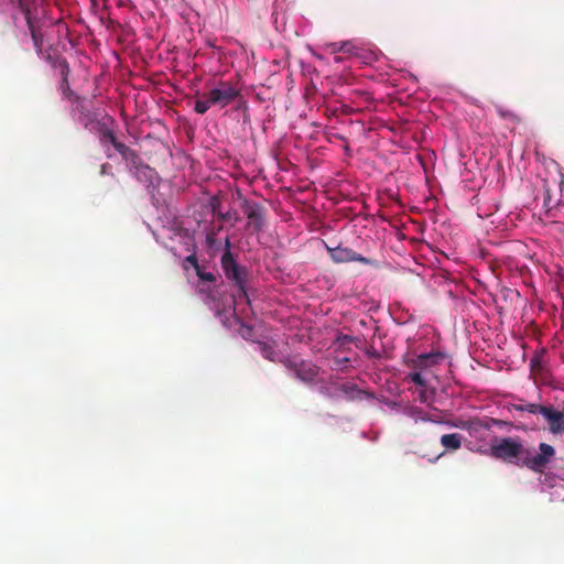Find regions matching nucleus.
<instances>
[{
	"instance_id": "nucleus-1",
	"label": "nucleus",
	"mask_w": 564,
	"mask_h": 564,
	"mask_svg": "<svg viewBox=\"0 0 564 564\" xmlns=\"http://www.w3.org/2000/svg\"><path fill=\"white\" fill-rule=\"evenodd\" d=\"M240 96V90L228 80H220L208 91L197 96L194 110L204 115L213 106L225 108Z\"/></svg>"
},
{
	"instance_id": "nucleus-2",
	"label": "nucleus",
	"mask_w": 564,
	"mask_h": 564,
	"mask_svg": "<svg viewBox=\"0 0 564 564\" xmlns=\"http://www.w3.org/2000/svg\"><path fill=\"white\" fill-rule=\"evenodd\" d=\"M226 250L221 256L220 264L225 276L238 289V296L248 301L247 280L249 272L246 267L240 265L230 251L229 237L225 240Z\"/></svg>"
},
{
	"instance_id": "nucleus-3",
	"label": "nucleus",
	"mask_w": 564,
	"mask_h": 564,
	"mask_svg": "<svg viewBox=\"0 0 564 564\" xmlns=\"http://www.w3.org/2000/svg\"><path fill=\"white\" fill-rule=\"evenodd\" d=\"M489 454L491 457L520 466L524 445L520 437H497L492 441Z\"/></svg>"
},
{
	"instance_id": "nucleus-4",
	"label": "nucleus",
	"mask_w": 564,
	"mask_h": 564,
	"mask_svg": "<svg viewBox=\"0 0 564 564\" xmlns=\"http://www.w3.org/2000/svg\"><path fill=\"white\" fill-rule=\"evenodd\" d=\"M525 454L522 455L520 466L527 467L533 473H543L555 456V448L547 443L539 444V453L524 446Z\"/></svg>"
},
{
	"instance_id": "nucleus-5",
	"label": "nucleus",
	"mask_w": 564,
	"mask_h": 564,
	"mask_svg": "<svg viewBox=\"0 0 564 564\" xmlns=\"http://www.w3.org/2000/svg\"><path fill=\"white\" fill-rule=\"evenodd\" d=\"M282 364L304 383H314L319 375V368L316 365L299 357H288L282 360Z\"/></svg>"
},
{
	"instance_id": "nucleus-6",
	"label": "nucleus",
	"mask_w": 564,
	"mask_h": 564,
	"mask_svg": "<svg viewBox=\"0 0 564 564\" xmlns=\"http://www.w3.org/2000/svg\"><path fill=\"white\" fill-rule=\"evenodd\" d=\"M327 251L329 253L330 259L336 263H345V262H360L367 265H375L376 261L369 258H366L352 249L348 247L337 246L335 248H330L327 246Z\"/></svg>"
},
{
	"instance_id": "nucleus-7",
	"label": "nucleus",
	"mask_w": 564,
	"mask_h": 564,
	"mask_svg": "<svg viewBox=\"0 0 564 564\" xmlns=\"http://www.w3.org/2000/svg\"><path fill=\"white\" fill-rule=\"evenodd\" d=\"M241 207L248 218V227H251L256 232L261 231L264 227V208L260 204L246 198Z\"/></svg>"
},
{
	"instance_id": "nucleus-8",
	"label": "nucleus",
	"mask_w": 564,
	"mask_h": 564,
	"mask_svg": "<svg viewBox=\"0 0 564 564\" xmlns=\"http://www.w3.org/2000/svg\"><path fill=\"white\" fill-rule=\"evenodd\" d=\"M113 124L115 120L112 117L109 116L96 121V131L102 144H112L117 140L112 129Z\"/></svg>"
},
{
	"instance_id": "nucleus-9",
	"label": "nucleus",
	"mask_w": 564,
	"mask_h": 564,
	"mask_svg": "<svg viewBox=\"0 0 564 564\" xmlns=\"http://www.w3.org/2000/svg\"><path fill=\"white\" fill-rule=\"evenodd\" d=\"M544 420L549 423V430L552 434L557 435L564 432V413L549 405L543 414Z\"/></svg>"
},
{
	"instance_id": "nucleus-10",
	"label": "nucleus",
	"mask_w": 564,
	"mask_h": 564,
	"mask_svg": "<svg viewBox=\"0 0 564 564\" xmlns=\"http://www.w3.org/2000/svg\"><path fill=\"white\" fill-rule=\"evenodd\" d=\"M445 355L441 351H431L427 354H421L412 360V367L416 370H424L435 365H438Z\"/></svg>"
},
{
	"instance_id": "nucleus-11",
	"label": "nucleus",
	"mask_w": 564,
	"mask_h": 564,
	"mask_svg": "<svg viewBox=\"0 0 564 564\" xmlns=\"http://www.w3.org/2000/svg\"><path fill=\"white\" fill-rule=\"evenodd\" d=\"M74 102L76 104L74 111L79 113V121L87 128L88 124L97 121V116L89 108L88 101L85 98L75 96Z\"/></svg>"
},
{
	"instance_id": "nucleus-12",
	"label": "nucleus",
	"mask_w": 564,
	"mask_h": 564,
	"mask_svg": "<svg viewBox=\"0 0 564 564\" xmlns=\"http://www.w3.org/2000/svg\"><path fill=\"white\" fill-rule=\"evenodd\" d=\"M135 176L140 182L149 183L150 185H152L154 181L158 178L154 169L143 163L139 164L135 167Z\"/></svg>"
},
{
	"instance_id": "nucleus-13",
	"label": "nucleus",
	"mask_w": 564,
	"mask_h": 564,
	"mask_svg": "<svg viewBox=\"0 0 564 564\" xmlns=\"http://www.w3.org/2000/svg\"><path fill=\"white\" fill-rule=\"evenodd\" d=\"M463 436L459 433L444 434L441 437V444L445 449L457 451L460 448Z\"/></svg>"
},
{
	"instance_id": "nucleus-14",
	"label": "nucleus",
	"mask_w": 564,
	"mask_h": 564,
	"mask_svg": "<svg viewBox=\"0 0 564 564\" xmlns=\"http://www.w3.org/2000/svg\"><path fill=\"white\" fill-rule=\"evenodd\" d=\"M516 411L519 412H528L531 414H541L543 416L546 405L536 404V403H523V404H514L513 405Z\"/></svg>"
},
{
	"instance_id": "nucleus-15",
	"label": "nucleus",
	"mask_w": 564,
	"mask_h": 564,
	"mask_svg": "<svg viewBox=\"0 0 564 564\" xmlns=\"http://www.w3.org/2000/svg\"><path fill=\"white\" fill-rule=\"evenodd\" d=\"M62 74H63V80H62V85H61L62 94L67 99L74 101L76 95L70 89V86H69V83H68V66L67 65H65Z\"/></svg>"
},
{
	"instance_id": "nucleus-16",
	"label": "nucleus",
	"mask_w": 564,
	"mask_h": 564,
	"mask_svg": "<svg viewBox=\"0 0 564 564\" xmlns=\"http://www.w3.org/2000/svg\"><path fill=\"white\" fill-rule=\"evenodd\" d=\"M544 192H545V195H544V207L546 209L554 208L557 205L560 199L557 197H554L552 188L550 187L547 181L544 182Z\"/></svg>"
},
{
	"instance_id": "nucleus-17",
	"label": "nucleus",
	"mask_w": 564,
	"mask_h": 564,
	"mask_svg": "<svg viewBox=\"0 0 564 564\" xmlns=\"http://www.w3.org/2000/svg\"><path fill=\"white\" fill-rule=\"evenodd\" d=\"M341 391L348 397L350 400L360 399L364 392L357 388L355 384H343Z\"/></svg>"
},
{
	"instance_id": "nucleus-18",
	"label": "nucleus",
	"mask_w": 564,
	"mask_h": 564,
	"mask_svg": "<svg viewBox=\"0 0 564 564\" xmlns=\"http://www.w3.org/2000/svg\"><path fill=\"white\" fill-rule=\"evenodd\" d=\"M341 391L348 397L350 400L360 399L364 392L357 388L355 384H343Z\"/></svg>"
},
{
	"instance_id": "nucleus-19",
	"label": "nucleus",
	"mask_w": 564,
	"mask_h": 564,
	"mask_svg": "<svg viewBox=\"0 0 564 564\" xmlns=\"http://www.w3.org/2000/svg\"><path fill=\"white\" fill-rule=\"evenodd\" d=\"M544 352L535 354L530 360V367L533 372H539L543 369Z\"/></svg>"
},
{
	"instance_id": "nucleus-20",
	"label": "nucleus",
	"mask_w": 564,
	"mask_h": 564,
	"mask_svg": "<svg viewBox=\"0 0 564 564\" xmlns=\"http://www.w3.org/2000/svg\"><path fill=\"white\" fill-rule=\"evenodd\" d=\"M122 159L129 162L134 169L142 163V160L139 156V154L131 148L127 152V154L122 155Z\"/></svg>"
},
{
	"instance_id": "nucleus-21",
	"label": "nucleus",
	"mask_w": 564,
	"mask_h": 564,
	"mask_svg": "<svg viewBox=\"0 0 564 564\" xmlns=\"http://www.w3.org/2000/svg\"><path fill=\"white\" fill-rule=\"evenodd\" d=\"M497 112H498L499 117H501L502 119H507L512 122L520 121V118L518 117V115H516L513 111H511L509 109H505L502 107H497Z\"/></svg>"
},
{
	"instance_id": "nucleus-22",
	"label": "nucleus",
	"mask_w": 564,
	"mask_h": 564,
	"mask_svg": "<svg viewBox=\"0 0 564 564\" xmlns=\"http://www.w3.org/2000/svg\"><path fill=\"white\" fill-rule=\"evenodd\" d=\"M408 378L416 386H420L422 388L426 387V380L422 377L420 371L410 373Z\"/></svg>"
},
{
	"instance_id": "nucleus-23",
	"label": "nucleus",
	"mask_w": 564,
	"mask_h": 564,
	"mask_svg": "<svg viewBox=\"0 0 564 564\" xmlns=\"http://www.w3.org/2000/svg\"><path fill=\"white\" fill-rule=\"evenodd\" d=\"M196 274L197 276L202 280V281H207V282H215L216 281V276L214 273L212 272H205L202 270V268H198L196 270Z\"/></svg>"
},
{
	"instance_id": "nucleus-24",
	"label": "nucleus",
	"mask_w": 564,
	"mask_h": 564,
	"mask_svg": "<svg viewBox=\"0 0 564 564\" xmlns=\"http://www.w3.org/2000/svg\"><path fill=\"white\" fill-rule=\"evenodd\" d=\"M113 148L121 154V156L123 154H127V152L130 150V148L128 145H126L124 143L116 140L115 143H112Z\"/></svg>"
},
{
	"instance_id": "nucleus-25",
	"label": "nucleus",
	"mask_w": 564,
	"mask_h": 564,
	"mask_svg": "<svg viewBox=\"0 0 564 564\" xmlns=\"http://www.w3.org/2000/svg\"><path fill=\"white\" fill-rule=\"evenodd\" d=\"M261 351H262V356L264 358L272 360V361L274 360V358H273L274 351L270 346L263 345Z\"/></svg>"
},
{
	"instance_id": "nucleus-26",
	"label": "nucleus",
	"mask_w": 564,
	"mask_h": 564,
	"mask_svg": "<svg viewBox=\"0 0 564 564\" xmlns=\"http://www.w3.org/2000/svg\"><path fill=\"white\" fill-rule=\"evenodd\" d=\"M212 206H213V212H214V214H216V215H217V217H218L220 220L225 221V220H229V219L231 218V215H230V213H229V212H228V213H221V212H218V210H217V206H216V204H213Z\"/></svg>"
},
{
	"instance_id": "nucleus-27",
	"label": "nucleus",
	"mask_w": 564,
	"mask_h": 564,
	"mask_svg": "<svg viewBox=\"0 0 564 564\" xmlns=\"http://www.w3.org/2000/svg\"><path fill=\"white\" fill-rule=\"evenodd\" d=\"M185 262L191 264L195 271L200 268L196 254H189L186 257Z\"/></svg>"
},
{
	"instance_id": "nucleus-28",
	"label": "nucleus",
	"mask_w": 564,
	"mask_h": 564,
	"mask_svg": "<svg viewBox=\"0 0 564 564\" xmlns=\"http://www.w3.org/2000/svg\"><path fill=\"white\" fill-rule=\"evenodd\" d=\"M352 47L354 46H352V44L350 42L345 41V42H340L339 43L338 51L349 53V52H351Z\"/></svg>"
},
{
	"instance_id": "nucleus-29",
	"label": "nucleus",
	"mask_w": 564,
	"mask_h": 564,
	"mask_svg": "<svg viewBox=\"0 0 564 564\" xmlns=\"http://www.w3.org/2000/svg\"><path fill=\"white\" fill-rule=\"evenodd\" d=\"M491 422H492L494 425H496L498 427H503V426L510 425L509 422L503 421V420H499V419H492Z\"/></svg>"
},
{
	"instance_id": "nucleus-30",
	"label": "nucleus",
	"mask_w": 564,
	"mask_h": 564,
	"mask_svg": "<svg viewBox=\"0 0 564 564\" xmlns=\"http://www.w3.org/2000/svg\"><path fill=\"white\" fill-rule=\"evenodd\" d=\"M217 232L210 231L207 234V241L209 245H214L216 241Z\"/></svg>"
},
{
	"instance_id": "nucleus-31",
	"label": "nucleus",
	"mask_w": 564,
	"mask_h": 564,
	"mask_svg": "<svg viewBox=\"0 0 564 564\" xmlns=\"http://www.w3.org/2000/svg\"><path fill=\"white\" fill-rule=\"evenodd\" d=\"M327 46H328V48L330 50V52H332V53H337V52H339V51H338L339 43H330V44H328Z\"/></svg>"
},
{
	"instance_id": "nucleus-32",
	"label": "nucleus",
	"mask_w": 564,
	"mask_h": 564,
	"mask_svg": "<svg viewBox=\"0 0 564 564\" xmlns=\"http://www.w3.org/2000/svg\"><path fill=\"white\" fill-rule=\"evenodd\" d=\"M348 362H350V359H349V358H343V359H337V360H336V365H337L338 367H343L344 365H346V364H348Z\"/></svg>"
},
{
	"instance_id": "nucleus-33",
	"label": "nucleus",
	"mask_w": 564,
	"mask_h": 564,
	"mask_svg": "<svg viewBox=\"0 0 564 564\" xmlns=\"http://www.w3.org/2000/svg\"><path fill=\"white\" fill-rule=\"evenodd\" d=\"M31 35H32V39H33V41H34L35 46H37V47H39L40 45H39V37H37L36 32L32 30V31H31Z\"/></svg>"
},
{
	"instance_id": "nucleus-34",
	"label": "nucleus",
	"mask_w": 564,
	"mask_h": 564,
	"mask_svg": "<svg viewBox=\"0 0 564 564\" xmlns=\"http://www.w3.org/2000/svg\"><path fill=\"white\" fill-rule=\"evenodd\" d=\"M443 454H444V453H441V454L436 455L435 457L430 458L429 460H430L431 463H435V462H436L441 456H443Z\"/></svg>"
},
{
	"instance_id": "nucleus-35",
	"label": "nucleus",
	"mask_w": 564,
	"mask_h": 564,
	"mask_svg": "<svg viewBox=\"0 0 564 564\" xmlns=\"http://www.w3.org/2000/svg\"><path fill=\"white\" fill-rule=\"evenodd\" d=\"M108 166H109V165H108L107 163L101 165V171H100V172H101V174H106V173H107V167H108Z\"/></svg>"
},
{
	"instance_id": "nucleus-36",
	"label": "nucleus",
	"mask_w": 564,
	"mask_h": 564,
	"mask_svg": "<svg viewBox=\"0 0 564 564\" xmlns=\"http://www.w3.org/2000/svg\"><path fill=\"white\" fill-rule=\"evenodd\" d=\"M221 229H223V226H219L218 228H216L215 230L213 229L212 231H214V232H217V234H218Z\"/></svg>"
},
{
	"instance_id": "nucleus-37",
	"label": "nucleus",
	"mask_w": 564,
	"mask_h": 564,
	"mask_svg": "<svg viewBox=\"0 0 564 564\" xmlns=\"http://www.w3.org/2000/svg\"><path fill=\"white\" fill-rule=\"evenodd\" d=\"M421 400L425 401V392H421Z\"/></svg>"
}]
</instances>
